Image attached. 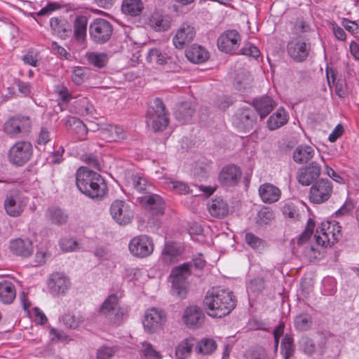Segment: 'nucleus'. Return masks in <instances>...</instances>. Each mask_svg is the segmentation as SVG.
<instances>
[{
    "label": "nucleus",
    "instance_id": "1",
    "mask_svg": "<svg viewBox=\"0 0 359 359\" xmlns=\"http://www.w3.org/2000/svg\"><path fill=\"white\" fill-rule=\"evenodd\" d=\"M341 236V226L335 221L323 222L316 229L314 239L317 247L307 245L304 247L305 256L312 261L318 258L320 255L318 247H327L337 242Z\"/></svg>",
    "mask_w": 359,
    "mask_h": 359
},
{
    "label": "nucleus",
    "instance_id": "2",
    "mask_svg": "<svg viewBox=\"0 0 359 359\" xmlns=\"http://www.w3.org/2000/svg\"><path fill=\"white\" fill-rule=\"evenodd\" d=\"M203 302L208 314L214 318H222L229 314L236 305L233 292L221 288L209 290Z\"/></svg>",
    "mask_w": 359,
    "mask_h": 359
},
{
    "label": "nucleus",
    "instance_id": "3",
    "mask_svg": "<svg viewBox=\"0 0 359 359\" xmlns=\"http://www.w3.org/2000/svg\"><path fill=\"white\" fill-rule=\"evenodd\" d=\"M79 190L91 198H100L107 192V184L102 176L86 167H81L76 174Z\"/></svg>",
    "mask_w": 359,
    "mask_h": 359
},
{
    "label": "nucleus",
    "instance_id": "4",
    "mask_svg": "<svg viewBox=\"0 0 359 359\" xmlns=\"http://www.w3.org/2000/svg\"><path fill=\"white\" fill-rule=\"evenodd\" d=\"M98 312L113 324H120L127 317V311L119 306V299L115 294H109L104 300Z\"/></svg>",
    "mask_w": 359,
    "mask_h": 359
},
{
    "label": "nucleus",
    "instance_id": "5",
    "mask_svg": "<svg viewBox=\"0 0 359 359\" xmlns=\"http://www.w3.org/2000/svg\"><path fill=\"white\" fill-rule=\"evenodd\" d=\"M147 123L155 131H162L168 125V118L165 112V107L160 100H155L153 104L149 108Z\"/></svg>",
    "mask_w": 359,
    "mask_h": 359
},
{
    "label": "nucleus",
    "instance_id": "6",
    "mask_svg": "<svg viewBox=\"0 0 359 359\" xmlns=\"http://www.w3.org/2000/svg\"><path fill=\"white\" fill-rule=\"evenodd\" d=\"M191 274L190 265L183 264L175 267L170 274L173 294L184 297L186 294L187 279Z\"/></svg>",
    "mask_w": 359,
    "mask_h": 359
},
{
    "label": "nucleus",
    "instance_id": "7",
    "mask_svg": "<svg viewBox=\"0 0 359 359\" xmlns=\"http://www.w3.org/2000/svg\"><path fill=\"white\" fill-rule=\"evenodd\" d=\"M167 322L165 312L157 308L148 309L144 315L142 325L148 333H156L163 328Z\"/></svg>",
    "mask_w": 359,
    "mask_h": 359
},
{
    "label": "nucleus",
    "instance_id": "8",
    "mask_svg": "<svg viewBox=\"0 0 359 359\" xmlns=\"http://www.w3.org/2000/svg\"><path fill=\"white\" fill-rule=\"evenodd\" d=\"M32 154L33 147L30 142L19 141L10 148L8 158L12 164L22 166L30 160Z\"/></svg>",
    "mask_w": 359,
    "mask_h": 359
},
{
    "label": "nucleus",
    "instance_id": "9",
    "mask_svg": "<svg viewBox=\"0 0 359 359\" xmlns=\"http://www.w3.org/2000/svg\"><path fill=\"white\" fill-rule=\"evenodd\" d=\"M130 252L135 257L140 258L147 257L152 254L154 243L152 238L145 234L135 236L128 245Z\"/></svg>",
    "mask_w": 359,
    "mask_h": 359
},
{
    "label": "nucleus",
    "instance_id": "10",
    "mask_svg": "<svg viewBox=\"0 0 359 359\" xmlns=\"http://www.w3.org/2000/svg\"><path fill=\"white\" fill-rule=\"evenodd\" d=\"M27 203V199L17 190L8 192L4 202V208L8 215L13 217L20 216Z\"/></svg>",
    "mask_w": 359,
    "mask_h": 359
},
{
    "label": "nucleus",
    "instance_id": "11",
    "mask_svg": "<svg viewBox=\"0 0 359 359\" xmlns=\"http://www.w3.org/2000/svg\"><path fill=\"white\" fill-rule=\"evenodd\" d=\"M333 186L327 179H320L315 182L310 188L309 198L315 204H321L329 200L332 196Z\"/></svg>",
    "mask_w": 359,
    "mask_h": 359
},
{
    "label": "nucleus",
    "instance_id": "12",
    "mask_svg": "<svg viewBox=\"0 0 359 359\" xmlns=\"http://www.w3.org/2000/svg\"><path fill=\"white\" fill-rule=\"evenodd\" d=\"M112 26L107 20L97 18L89 26L90 39L95 43H103L107 41L112 34Z\"/></svg>",
    "mask_w": 359,
    "mask_h": 359
},
{
    "label": "nucleus",
    "instance_id": "13",
    "mask_svg": "<svg viewBox=\"0 0 359 359\" xmlns=\"http://www.w3.org/2000/svg\"><path fill=\"white\" fill-rule=\"evenodd\" d=\"M110 215L120 225H127L133 219V211L130 205L124 201L116 200L110 206Z\"/></svg>",
    "mask_w": 359,
    "mask_h": 359
},
{
    "label": "nucleus",
    "instance_id": "14",
    "mask_svg": "<svg viewBox=\"0 0 359 359\" xmlns=\"http://www.w3.org/2000/svg\"><path fill=\"white\" fill-rule=\"evenodd\" d=\"M196 30L192 24L184 22L176 30L172 43L177 49H182L192 42L196 36Z\"/></svg>",
    "mask_w": 359,
    "mask_h": 359
},
{
    "label": "nucleus",
    "instance_id": "15",
    "mask_svg": "<svg viewBox=\"0 0 359 359\" xmlns=\"http://www.w3.org/2000/svg\"><path fill=\"white\" fill-rule=\"evenodd\" d=\"M30 128L31 121L28 117L15 116L6 121L4 130L8 135L15 137L18 134L28 132Z\"/></svg>",
    "mask_w": 359,
    "mask_h": 359
},
{
    "label": "nucleus",
    "instance_id": "16",
    "mask_svg": "<svg viewBox=\"0 0 359 359\" xmlns=\"http://www.w3.org/2000/svg\"><path fill=\"white\" fill-rule=\"evenodd\" d=\"M241 177L242 171L239 167L228 165L220 171L219 181L224 187H235L240 182Z\"/></svg>",
    "mask_w": 359,
    "mask_h": 359
},
{
    "label": "nucleus",
    "instance_id": "17",
    "mask_svg": "<svg viewBox=\"0 0 359 359\" xmlns=\"http://www.w3.org/2000/svg\"><path fill=\"white\" fill-rule=\"evenodd\" d=\"M320 165L317 162L313 161L309 165L299 169L297 180L302 185L309 186L320 175Z\"/></svg>",
    "mask_w": 359,
    "mask_h": 359
},
{
    "label": "nucleus",
    "instance_id": "18",
    "mask_svg": "<svg viewBox=\"0 0 359 359\" xmlns=\"http://www.w3.org/2000/svg\"><path fill=\"white\" fill-rule=\"evenodd\" d=\"M241 36L236 30H229L223 33L217 40L219 49L226 53H233L240 43Z\"/></svg>",
    "mask_w": 359,
    "mask_h": 359
},
{
    "label": "nucleus",
    "instance_id": "19",
    "mask_svg": "<svg viewBox=\"0 0 359 359\" xmlns=\"http://www.w3.org/2000/svg\"><path fill=\"white\" fill-rule=\"evenodd\" d=\"M309 50V45L300 39L291 40L287 44V53L296 62L305 60Z\"/></svg>",
    "mask_w": 359,
    "mask_h": 359
},
{
    "label": "nucleus",
    "instance_id": "20",
    "mask_svg": "<svg viewBox=\"0 0 359 359\" xmlns=\"http://www.w3.org/2000/svg\"><path fill=\"white\" fill-rule=\"evenodd\" d=\"M147 60L152 65H163L173 63V67L170 68L171 71H177L179 66L173 60V57L170 56L165 50H161L158 48H151L147 53Z\"/></svg>",
    "mask_w": 359,
    "mask_h": 359
},
{
    "label": "nucleus",
    "instance_id": "21",
    "mask_svg": "<svg viewBox=\"0 0 359 359\" xmlns=\"http://www.w3.org/2000/svg\"><path fill=\"white\" fill-rule=\"evenodd\" d=\"M205 316L202 310L196 306L187 307L183 313L182 320L184 324L189 328H197L204 321Z\"/></svg>",
    "mask_w": 359,
    "mask_h": 359
},
{
    "label": "nucleus",
    "instance_id": "22",
    "mask_svg": "<svg viewBox=\"0 0 359 359\" xmlns=\"http://www.w3.org/2000/svg\"><path fill=\"white\" fill-rule=\"evenodd\" d=\"M48 287L59 294H65L70 288L71 283L69 278L64 273L57 272L53 273L48 280Z\"/></svg>",
    "mask_w": 359,
    "mask_h": 359
},
{
    "label": "nucleus",
    "instance_id": "23",
    "mask_svg": "<svg viewBox=\"0 0 359 359\" xmlns=\"http://www.w3.org/2000/svg\"><path fill=\"white\" fill-rule=\"evenodd\" d=\"M258 194L263 203L271 204L280 199L282 193L278 187L266 182L259 187Z\"/></svg>",
    "mask_w": 359,
    "mask_h": 359
},
{
    "label": "nucleus",
    "instance_id": "24",
    "mask_svg": "<svg viewBox=\"0 0 359 359\" xmlns=\"http://www.w3.org/2000/svg\"><path fill=\"white\" fill-rule=\"evenodd\" d=\"M237 126L243 130L252 128L256 123L257 115L252 108H243L236 115Z\"/></svg>",
    "mask_w": 359,
    "mask_h": 359
},
{
    "label": "nucleus",
    "instance_id": "25",
    "mask_svg": "<svg viewBox=\"0 0 359 359\" xmlns=\"http://www.w3.org/2000/svg\"><path fill=\"white\" fill-rule=\"evenodd\" d=\"M140 203L150 210L153 214L164 212V202L161 196L156 194H149L140 198Z\"/></svg>",
    "mask_w": 359,
    "mask_h": 359
},
{
    "label": "nucleus",
    "instance_id": "26",
    "mask_svg": "<svg viewBox=\"0 0 359 359\" xmlns=\"http://www.w3.org/2000/svg\"><path fill=\"white\" fill-rule=\"evenodd\" d=\"M11 251L19 256L29 257L33 252V244L29 239L16 238L10 242Z\"/></svg>",
    "mask_w": 359,
    "mask_h": 359
},
{
    "label": "nucleus",
    "instance_id": "27",
    "mask_svg": "<svg viewBox=\"0 0 359 359\" xmlns=\"http://www.w3.org/2000/svg\"><path fill=\"white\" fill-rule=\"evenodd\" d=\"M172 19L168 15H163L160 11L154 12L149 19L148 24L157 32L168 30L171 25Z\"/></svg>",
    "mask_w": 359,
    "mask_h": 359
},
{
    "label": "nucleus",
    "instance_id": "28",
    "mask_svg": "<svg viewBox=\"0 0 359 359\" xmlns=\"http://www.w3.org/2000/svg\"><path fill=\"white\" fill-rule=\"evenodd\" d=\"M289 119L288 113L284 108L280 107L276 112L272 114L267 120V128L270 130H276L285 125Z\"/></svg>",
    "mask_w": 359,
    "mask_h": 359
},
{
    "label": "nucleus",
    "instance_id": "29",
    "mask_svg": "<svg viewBox=\"0 0 359 359\" xmlns=\"http://www.w3.org/2000/svg\"><path fill=\"white\" fill-rule=\"evenodd\" d=\"M208 210L212 217H223L228 214L229 206L225 201L217 197L208 203Z\"/></svg>",
    "mask_w": 359,
    "mask_h": 359
},
{
    "label": "nucleus",
    "instance_id": "30",
    "mask_svg": "<svg viewBox=\"0 0 359 359\" xmlns=\"http://www.w3.org/2000/svg\"><path fill=\"white\" fill-rule=\"evenodd\" d=\"M252 104L261 118L266 117L273 110L275 106L273 100L268 96L255 99Z\"/></svg>",
    "mask_w": 359,
    "mask_h": 359
},
{
    "label": "nucleus",
    "instance_id": "31",
    "mask_svg": "<svg viewBox=\"0 0 359 359\" xmlns=\"http://www.w3.org/2000/svg\"><path fill=\"white\" fill-rule=\"evenodd\" d=\"M186 57L193 63H202L208 60L209 55L204 48L194 44L186 51Z\"/></svg>",
    "mask_w": 359,
    "mask_h": 359
},
{
    "label": "nucleus",
    "instance_id": "32",
    "mask_svg": "<svg viewBox=\"0 0 359 359\" xmlns=\"http://www.w3.org/2000/svg\"><path fill=\"white\" fill-rule=\"evenodd\" d=\"M126 132L124 130L117 126H108L101 130V136L107 141H119L126 137Z\"/></svg>",
    "mask_w": 359,
    "mask_h": 359
},
{
    "label": "nucleus",
    "instance_id": "33",
    "mask_svg": "<svg viewBox=\"0 0 359 359\" xmlns=\"http://www.w3.org/2000/svg\"><path fill=\"white\" fill-rule=\"evenodd\" d=\"M315 154L314 149L309 145H299L293 152V160L299 164L307 163Z\"/></svg>",
    "mask_w": 359,
    "mask_h": 359
},
{
    "label": "nucleus",
    "instance_id": "34",
    "mask_svg": "<svg viewBox=\"0 0 359 359\" xmlns=\"http://www.w3.org/2000/svg\"><path fill=\"white\" fill-rule=\"evenodd\" d=\"M127 185L139 193L148 192L151 187V184L148 182L147 178L140 174L133 175L128 180Z\"/></svg>",
    "mask_w": 359,
    "mask_h": 359
},
{
    "label": "nucleus",
    "instance_id": "35",
    "mask_svg": "<svg viewBox=\"0 0 359 359\" xmlns=\"http://www.w3.org/2000/svg\"><path fill=\"white\" fill-rule=\"evenodd\" d=\"M144 9L142 0H123L121 11L126 14L133 17L138 16Z\"/></svg>",
    "mask_w": 359,
    "mask_h": 359
},
{
    "label": "nucleus",
    "instance_id": "36",
    "mask_svg": "<svg viewBox=\"0 0 359 359\" xmlns=\"http://www.w3.org/2000/svg\"><path fill=\"white\" fill-rule=\"evenodd\" d=\"M195 346V340L189 337L181 341L175 348V356L177 359H187Z\"/></svg>",
    "mask_w": 359,
    "mask_h": 359
},
{
    "label": "nucleus",
    "instance_id": "37",
    "mask_svg": "<svg viewBox=\"0 0 359 359\" xmlns=\"http://www.w3.org/2000/svg\"><path fill=\"white\" fill-rule=\"evenodd\" d=\"M217 348L215 341L210 338H203L195 343V351L198 355H206L212 353Z\"/></svg>",
    "mask_w": 359,
    "mask_h": 359
},
{
    "label": "nucleus",
    "instance_id": "38",
    "mask_svg": "<svg viewBox=\"0 0 359 359\" xmlns=\"http://www.w3.org/2000/svg\"><path fill=\"white\" fill-rule=\"evenodd\" d=\"M15 297L13 284L8 281L0 283V301L4 304H11Z\"/></svg>",
    "mask_w": 359,
    "mask_h": 359
},
{
    "label": "nucleus",
    "instance_id": "39",
    "mask_svg": "<svg viewBox=\"0 0 359 359\" xmlns=\"http://www.w3.org/2000/svg\"><path fill=\"white\" fill-rule=\"evenodd\" d=\"M87 18L83 15L76 17L74 24V32L76 39L79 42L84 41L87 32Z\"/></svg>",
    "mask_w": 359,
    "mask_h": 359
},
{
    "label": "nucleus",
    "instance_id": "40",
    "mask_svg": "<svg viewBox=\"0 0 359 359\" xmlns=\"http://www.w3.org/2000/svg\"><path fill=\"white\" fill-rule=\"evenodd\" d=\"M181 250L173 243H165L161 253V257L166 264L174 262L180 255Z\"/></svg>",
    "mask_w": 359,
    "mask_h": 359
},
{
    "label": "nucleus",
    "instance_id": "41",
    "mask_svg": "<svg viewBox=\"0 0 359 359\" xmlns=\"http://www.w3.org/2000/svg\"><path fill=\"white\" fill-rule=\"evenodd\" d=\"M161 180V183L164 184L166 188L175 191L179 194H186L189 192V186L182 182L175 181L168 177H163Z\"/></svg>",
    "mask_w": 359,
    "mask_h": 359
},
{
    "label": "nucleus",
    "instance_id": "42",
    "mask_svg": "<svg viewBox=\"0 0 359 359\" xmlns=\"http://www.w3.org/2000/svg\"><path fill=\"white\" fill-rule=\"evenodd\" d=\"M46 217L53 224L61 225L65 224L68 216L61 209L57 208H50L47 210Z\"/></svg>",
    "mask_w": 359,
    "mask_h": 359
},
{
    "label": "nucleus",
    "instance_id": "43",
    "mask_svg": "<svg viewBox=\"0 0 359 359\" xmlns=\"http://www.w3.org/2000/svg\"><path fill=\"white\" fill-rule=\"evenodd\" d=\"M194 111L195 109L190 103L184 102L179 107L175 116L182 123H187L191 120Z\"/></svg>",
    "mask_w": 359,
    "mask_h": 359
},
{
    "label": "nucleus",
    "instance_id": "44",
    "mask_svg": "<svg viewBox=\"0 0 359 359\" xmlns=\"http://www.w3.org/2000/svg\"><path fill=\"white\" fill-rule=\"evenodd\" d=\"M66 126H74V130L78 135V139L83 140L86 138L88 130L86 125L79 119L74 117H69L66 121Z\"/></svg>",
    "mask_w": 359,
    "mask_h": 359
},
{
    "label": "nucleus",
    "instance_id": "45",
    "mask_svg": "<svg viewBox=\"0 0 359 359\" xmlns=\"http://www.w3.org/2000/svg\"><path fill=\"white\" fill-rule=\"evenodd\" d=\"M140 353L143 359H162L161 353L154 348L151 344L147 341L142 343Z\"/></svg>",
    "mask_w": 359,
    "mask_h": 359
},
{
    "label": "nucleus",
    "instance_id": "46",
    "mask_svg": "<svg viewBox=\"0 0 359 359\" xmlns=\"http://www.w3.org/2000/svg\"><path fill=\"white\" fill-rule=\"evenodd\" d=\"M86 57L90 64L99 68L104 67L108 60V57L106 54L95 52L87 53Z\"/></svg>",
    "mask_w": 359,
    "mask_h": 359
},
{
    "label": "nucleus",
    "instance_id": "47",
    "mask_svg": "<svg viewBox=\"0 0 359 359\" xmlns=\"http://www.w3.org/2000/svg\"><path fill=\"white\" fill-rule=\"evenodd\" d=\"M245 240L246 243L255 250L262 251L265 248V242L252 233H247Z\"/></svg>",
    "mask_w": 359,
    "mask_h": 359
},
{
    "label": "nucleus",
    "instance_id": "48",
    "mask_svg": "<svg viewBox=\"0 0 359 359\" xmlns=\"http://www.w3.org/2000/svg\"><path fill=\"white\" fill-rule=\"evenodd\" d=\"M311 323V317L308 314L298 315L294 319L295 327L300 331L309 329Z\"/></svg>",
    "mask_w": 359,
    "mask_h": 359
},
{
    "label": "nucleus",
    "instance_id": "49",
    "mask_svg": "<svg viewBox=\"0 0 359 359\" xmlns=\"http://www.w3.org/2000/svg\"><path fill=\"white\" fill-rule=\"evenodd\" d=\"M62 320L64 324L69 328L75 329L83 321V318L79 314H65Z\"/></svg>",
    "mask_w": 359,
    "mask_h": 359
},
{
    "label": "nucleus",
    "instance_id": "50",
    "mask_svg": "<svg viewBox=\"0 0 359 359\" xmlns=\"http://www.w3.org/2000/svg\"><path fill=\"white\" fill-rule=\"evenodd\" d=\"M88 69L82 67H74L72 74V81L76 85L83 83L87 78Z\"/></svg>",
    "mask_w": 359,
    "mask_h": 359
},
{
    "label": "nucleus",
    "instance_id": "51",
    "mask_svg": "<svg viewBox=\"0 0 359 359\" xmlns=\"http://www.w3.org/2000/svg\"><path fill=\"white\" fill-rule=\"evenodd\" d=\"M293 352V339L290 336L285 335L281 343V353L285 359H288Z\"/></svg>",
    "mask_w": 359,
    "mask_h": 359
},
{
    "label": "nucleus",
    "instance_id": "52",
    "mask_svg": "<svg viewBox=\"0 0 359 359\" xmlns=\"http://www.w3.org/2000/svg\"><path fill=\"white\" fill-rule=\"evenodd\" d=\"M51 29L57 34L62 35L67 31V24L65 20L57 18H52L50 20Z\"/></svg>",
    "mask_w": 359,
    "mask_h": 359
},
{
    "label": "nucleus",
    "instance_id": "53",
    "mask_svg": "<svg viewBox=\"0 0 359 359\" xmlns=\"http://www.w3.org/2000/svg\"><path fill=\"white\" fill-rule=\"evenodd\" d=\"M251 82L252 79L249 74L243 73L241 77L238 76L236 79L235 86L238 90L244 92L250 87Z\"/></svg>",
    "mask_w": 359,
    "mask_h": 359
},
{
    "label": "nucleus",
    "instance_id": "54",
    "mask_svg": "<svg viewBox=\"0 0 359 359\" xmlns=\"http://www.w3.org/2000/svg\"><path fill=\"white\" fill-rule=\"evenodd\" d=\"M273 212L269 208H262L257 214V222L259 225L267 224L273 219Z\"/></svg>",
    "mask_w": 359,
    "mask_h": 359
},
{
    "label": "nucleus",
    "instance_id": "55",
    "mask_svg": "<svg viewBox=\"0 0 359 359\" xmlns=\"http://www.w3.org/2000/svg\"><path fill=\"white\" fill-rule=\"evenodd\" d=\"M60 246L62 251L68 252L78 250L79 243L71 238H63L60 241Z\"/></svg>",
    "mask_w": 359,
    "mask_h": 359
},
{
    "label": "nucleus",
    "instance_id": "56",
    "mask_svg": "<svg viewBox=\"0 0 359 359\" xmlns=\"http://www.w3.org/2000/svg\"><path fill=\"white\" fill-rule=\"evenodd\" d=\"M55 92L57 95V100L60 102L67 103L73 98L68 89L64 86H57Z\"/></svg>",
    "mask_w": 359,
    "mask_h": 359
},
{
    "label": "nucleus",
    "instance_id": "57",
    "mask_svg": "<svg viewBox=\"0 0 359 359\" xmlns=\"http://www.w3.org/2000/svg\"><path fill=\"white\" fill-rule=\"evenodd\" d=\"M300 347L307 355H311L316 350L314 342L308 337H302L299 341Z\"/></svg>",
    "mask_w": 359,
    "mask_h": 359
},
{
    "label": "nucleus",
    "instance_id": "58",
    "mask_svg": "<svg viewBox=\"0 0 359 359\" xmlns=\"http://www.w3.org/2000/svg\"><path fill=\"white\" fill-rule=\"evenodd\" d=\"M22 60L26 65H29L32 67H37L40 57L38 53L29 50L22 56Z\"/></svg>",
    "mask_w": 359,
    "mask_h": 359
},
{
    "label": "nucleus",
    "instance_id": "59",
    "mask_svg": "<svg viewBox=\"0 0 359 359\" xmlns=\"http://www.w3.org/2000/svg\"><path fill=\"white\" fill-rule=\"evenodd\" d=\"M314 227V223L311 219H310L308 222V226L306 229V230L299 236L298 238V245H304L306 244V242L310 238L312 233L313 229Z\"/></svg>",
    "mask_w": 359,
    "mask_h": 359
},
{
    "label": "nucleus",
    "instance_id": "60",
    "mask_svg": "<svg viewBox=\"0 0 359 359\" xmlns=\"http://www.w3.org/2000/svg\"><path fill=\"white\" fill-rule=\"evenodd\" d=\"M115 353L114 347L103 346L97 351V359H110Z\"/></svg>",
    "mask_w": 359,
    "mask_h": 359
},
{
    "label": "nucleus",
    "instance_id": "61",
    "mask_svg": "<svg viewBox=\"0 0 359 359\" xmlns=\"http://www.w3.org/2000/svg\"><path fill=\"white\" fill-rule=\"evenodd\" d=\"M284 216L292 219H297L299 217V212L297 207L292 203H286L282 209Z\"/></svg>",
    "mask_w": 359,
    "mask_h": 359
},
{
    "label": "nucleus",
    "instance_id": "62",
    "mask_svg": "<svg viewBox=\"0 0 359 359\" xmlns=\"http://www.w3.org/2000/svg\"><path fill=\"white\" fill-rule=\"evenodd\" d=\"M264 288V280L261 277L252 280L248 285V290L251 292H259Z\"/></svg>",
    "mask_w": 359,
    "mask_h": 359
},
{
    "label": "nucleus",
    "instance_id": "63",
    "mask_svg": "<svg viewBox=\"0 0 359 359\" xmlns=\"http://www.w3.org/2000/svg\"><path fill=\"white\" fill-rule=\"evenodd\" d=\"M241 54L248 57L257 58L259 55V49L251 43H246L241 50Z\"/></svg>",
    "mask_w": 359,
    "mask_h": 359
},
{
    "label": "nucleus",
    "instance_id": "64",
    "mask_svg": "<svg viewBox=\"0 0 359 359\" xmlns=\"http://www.w3.org/2000/svg\"><path fill=\"white\" fill-rule=\"evenodd\" d=\"M50 257V253L46 248L39 249L35 255V262L38 265H43Z\"/></svg>",
    "mask_w": 359,
    "mask_h": 359
}]
</instances>
